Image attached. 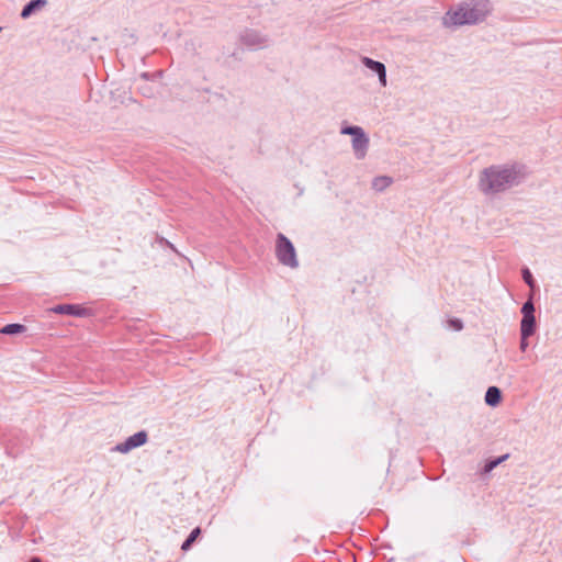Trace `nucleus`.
Wrapping results in <instances>:
<instances>
[{
	"label": "nucleus",
	"instance_id": "nucleus-1",
	"mask_svg": "<svg viewBox=\"0 0 562 562\" xmlns=\"http://www.w3.org/2000/svg\"><path fill=\"white\" fill-rule=\"evenodd\" d=\"M525 178L526 172L521 165H491L479 172L477 189L485 196H495L520 184Z\"/></svg>",
	"mask_w": 562,
	"mask_h": 562
},
{
	"label": "nucleus",
	"instance_id": "nucleus-2",
	"mask_svg": "<svg viewBox=\"0 0 562 562\" xmlns=\"http://www.w3.org/2000/svg\"><path fill=\"white\" fill-rule=\"evenodd\" d=\"M492 5L487 0H475L463 3L446 13L442 21L446 26L475 24L485 20L491 13Z\"/></svg>",
	"mask_w": 562,
	"mask_h": 562
},
{
	"label": "nucleus",
	"instance_id": "nucleus-3",
	"mask_svg": "<svg viewBox=\"0 0 562 562\" xmlns=\"http://www.w3.org/2000/svg\"><path fill=\"white\" fill-rule=\"evenodd\" d=\"M276 255L278 260L284 266L290 268L299 266L295 248L283 234H279L277 237Z\"/></svg>",
	"mask_w": 562,
	"mask_h": 562
},
{
	"label": "nucleus",
	"instance_id": "nucleus-4",
	"mask_svg": "<svg viewBox=\"0 0 562 562\" xmlns=\"http://www.w3.org/2000/svg\"><path fill=\"white\" fill-rule=\"evenodd\" d=\"M341 134L352 136V149L357 159H363L367 156L369 147V137L360 126H346L341 128Z\"/></svg>",
	"mask_w": 562,
	"mask_h": 562
},
{
	"label": "nucleus",
	"instance_id": "nucleus-5",
	"mask_svg": "<svg viewBox=\"0 0 562 562\" xmlns=\"http://www.w3.org/2000/svg\"><path fill=\"white\" fill-rule=\"evenodd\" d=\"M522 319L520 323V334L532 336L536 330L535 306L531 300L524 303L521 307Z\"/></svg>",
	"mask_w": 562,
	"mask_h": 562
},
{
	"label": "nucleus",
	"instance_id": "nucleus-6",
	"mask_svg": "<svg viewBox=\"0 0 562 562\" xmlns=\"http://www.w3.org/2000/svg\"><path fill=\"white\" fill-rule=\"evenodd\" d=\"M147 434L145 431H138L133 436H130L124 442L119 443L114 447V451L120 453H127L131 450L142 447L147 442Z\"/></svg>",
	"mask_w": 562,
	"mask_h": 562
},
{
	"label": "nucleus",
	"instance_id": "nucleus-7",
	"mask_svg": "<svg viewBox=\"0 0 562 562\" xmlns=\"http://www.w3.org/2000/svg\"><path fill=\"white\" fill-rule=\"evenodd\" d=\"M361 61L368 69H370L371 71H373L378 75L380 85L382 87H386L387 79H386V68H385L384 64L373 60L369 57H362Z\"/></svg>",
	"mask_w": 562,
	"mask_h": 562
},
{
	"label": "nucleus",
	"instance_id": "nucleus-8",
	"mask_svg": "<svg viewBox=\"0 0 562 562\" xmlns=\"http://www.w3.org/2000/svg\"><path fill=\"white\" fill-rule=\"evenodd\" d=\"M52 311L57 314H67V315H74V316H85L87 314L86 308H83L79 305H71V304L57 305V306L53 307Z\"/></svg>",
	"mask_w": 562,
	"mask_h": 562
},
{
	"label": "nucleus",
	"instance_id": "nucleus-9",
	"mask_svg": "<svg viewBox=\"0 0 562 562\" xmlns=\"http://www.w3.org/2000/svg\"><path fill=\"white\" fill-rule=\"evenodd\" d=\"M501 400L502 395L499 389L496 386H490L485 393V403L495 407L501 403Z\"/></svg>",
	"mask_w": 562,
	"mask_h": 562
},
{
	"label": "nucleus",
	"instance_id": "nucleus-10",
	"mask_svg": "<svg viewBox=\"0 0 562 562\" xmlns=\"http://www.w3.org/2000/svg\"><path fill=\"white\" fill-rule=\"evenodd\" d=\"M46 4L45 0H32L22 10L21 16L27 19L34 11L43 8Z\"/></svg>",
	"mask_w": 562,
	"mask_h": 562
},
{
	"label": "nucleus",
	"instance_id": "nucleus-11",
	"mask_svg": "<svg viewBox=\"0 0 562 562\" xmlns=\"http://www.w3.org/2000/svg\"><path fill=\"white\" fill-rule=\"evenodd\" d=\"M392 182L393 180L391 177L380 176L372 180V188L378 192H382L386 188H389L392 184Z\"/></svg>",
	"mask_w": 562,
	"mask_h": 562
},
{
	"label": "nucleus",
	"instance_id": "nucleus-12",
	"mask_svg": "<svg viewBox=\"0 0 562 562\" xmlns=\"http://www.w3.org/2000/svg\"><path fill=\"white\" fill-rule=\"evenodd\" d=\"M24 329H25V327L23 325H20V324H9V325L3 326L0 329V333L4 334V335H15V334L23 333Z\"/></svg>",
	"mask_w": 562,
	"mask_h": 562
},
{
	"label": "nucleus",
	"instance_id": "nucleus-13",
	"mask_svg": "<svg viewBox=\"0 0 562 562\" xmlns=\"http://www.w3.org/2000/svg\"><path fill=\"white\" fill-rule=\"evenodd\" d=\"M201 530L199 527L194 528L188 539L182 543L181 549L187 551L191 544L195 541V539L199 537Z\"/></svg>",
	"mask_w": 562,
	"mask_h": 562
},
{
	"label": "nucleus",
	"instance_id": "nucleus-14",
	"mask_svg": "<svg viewBox=\"0 0 562 562\" xmlns=\"http://www.w3.org/2000/svg\"><path fill=\"white\" fill-rule=\"evenodd\" d=\"M522 278H524V281L530 286V288H533L535 286V280L532 278V274L531 272L529 271V269H524L522 270Z\"/></svg>",
	"mask_w": 562,
	"mask_h": 562
},
{
	"label": "nucleus",
	"instance_id": "nucleus-15",
	"mask_svg": "<svg viewBox=\"0 0 562 562\" xmlns=\"http://www.w3.org/2000/svg\"><path fill=\"white\" fill-rule=\"evenodd\" d=\"M506 457H502V458H498L496 460H493L491 462H488L485 468H484V471L485 472H490L492 471L495 467H497Z\"/></svg>",
	"mask_w": 562,
	"mask_h": 562
},
{
	"label": "nucleus",
	"instance_id": "nucleus-16",
	"mask_svg": "<svg viewBox=\"0 0 562 562\" xmlns=\"http://www.w3.org/2000/svg\"><path fill=\"white\" fill-rule=\"evenodd\" d=\"M520 350L526 351V349L528 348V338L530 336H524L522 334H520Z\"/></svg>",
	"mask_w": 562,
	"mask_h": 562
},
{
	"label": "nucleus",
	"instance_id": "nucleus-17",
	"mask_svg": "<svg viewBox=\"0 0 562 562\" xmlns=\"http://www.w3.org/2000/svg\"><path fill=\"white\" fill-rule=\"evenodd\" d=\"M450 325L456 330H461L462 327H463L462 322L460 319H452V321H450Z\"/></svg>",
	"mask_w": 562,
	"mask_h": 562
},
{
	"label": "nucleus",
	"instance_id": "nucleus-18",
	"mask_svg": "<svg viewBox=\"0 0 562 562\" xmlns=\"http://www.w3.org/2000/svg\"><path fill=\"white\" fill-rule=\"evenodd\" d=\"M262 43V40L256 35V40L254 42H251L250 44L251 45H260Z\"/></svg>",
	"mask_w": 562,
	"mask_h": 562
},
{
	"label": "nucleus",
	"instance_id": "nucleus-19",
	"mask_svg": "<svg viewBox=\"0 0 562 562\" xmlns=\"http://www.w3.org/2000/svg\"><path fill=\"white\" fill-rule=\"evenodd\" d=\"M30 562H42L38 558H33Z\"/></svg>",
	"mask_w": 562,
	"mask_h": 562
}]
</instances>
